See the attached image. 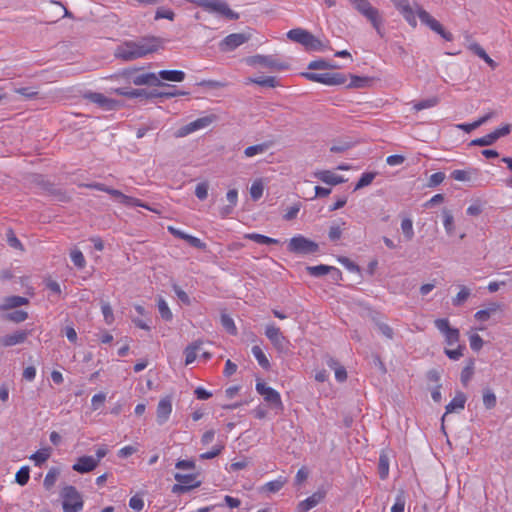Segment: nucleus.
Segmentation results:
<instances>
[{
  "label": "nucleus",
  "instance_id": "nucleus-1",
  "mask_svg": "<svg viewBox=\"0 0 512 512\" xmlns=\"http://www.w3.org/2000/svg\"><path fill=\"white\" fill-rule=\"evenodd\" d=\"M162 48V41L156 37H144L139 40L125 41L118 45L115 56L125 61H132L154 53Z\"/></svg>",
  "mask_w": 512,
  "mask_h": 512
},
{
  "label": "nucleus",
  "instance_id": "nucleus-2",
  "mask_svg": "<svg viewBox=\"0 0 512 512\" xmlns=\"http://www.w3.org/2000/svg\"><path fill=\"white\" fill-rule=\"evenodd\" d=\"M400 13L403 15L405 20L412 26H417V20L416 15H418L421 22L425 25H427L431 30L439 34L442 38H444L447 41L453 40V35L450 32H447L444 30L443 26L434 19L426 10L422 9L420 6L417 5L416 11L413 10V8L408 4L405 7L401 8Z\"/></svg>",
  "mask_w": 512,
  "mask_h": 512
},
{
  "label": "nucleus",
  "instance_id": "nucleus-3",
  "mask_svg": "<svg viewBox=\"0 0 512 512\" xmlns=\"http://www.w3.org/2000/svg\"><path fill=\"white\" fill-rule=\"evenodd\" d=\"M287 37L294 42L303 45L306 50L325 51L328 45L315 37L313 34L302 28H296L288 31Z\"/></svg>",
  "mask_w": 512,
  "mask_h": 512
},
{
  "label": "nucleus",
  "instance_id": "nucleus-4",
  "mask_svg": "<svg viewBox=\"0 0 512 512\" xmlns=\"http://www.w3.org/2000/svg\"><path fill=\"white\" fill-rule=\"evenodd\" d=\"M351 5L367 20H369L377 33L382 36V18L378 9L373 7L368 0H349Z\"/></svg>",
  "mask_w": 512,
  "mask_h": 512
},
{
  "label": "nucleus",
  "instance_id": "nucleus-5",
  "mask_svg": "<svg viewBox=\"0 0 512 512\" xmlns=\"http://www.w3.org/2000/svg\"><path fill=\"white\" fill-rule=\"evenodd\" d=\"M64 512H80L83 509V499L74 486H65L61 491Z\"/></svg>",
  "mask_w": 512,
  "mask_h": 512
},
{
  "label": "nucleus",
  "instance_id": "nucleus-6",
  "mask_svg": "<svg viewBox=\"0 0 512 512\" xmlns=\"http://www.w3.org/2000/svg\"><path fill=\"white\" fill-rule=\"evenodd\" d=\"M287 249L291 253L306 255L317 252L319 246L316 242L304 237L303 235H297L289 240Z\"/></svg>",
  "mask_w": 512,
  "mask_h": 512
},
{
  "label": "nucleus",
  "instance_id": "nucleus-7",
  "mask_svg": "<svg viewBox=\"0 0 512 512\" xmlns=\"http://www.w3.org/2000/svg\"><path fill=\"white\" fill-rule=\"evenodd\" d=\"M265 336L269 339L273 347L279 353H288L290 350V341L283 335L280 328L275 324H267L265 327Z\"/></svg>",
  "mask_w": 512,
  "mask_h": 512
},
{
  "label": "nucleus",
  "instance_id": "nucleus-8",
  "mask_svg": "<svg viewBox=\"0 0 512 512\" xmlns=\"http://www.w3.org/2000/svg\"><path fill=\"white\" fill-rule=\"evenodd\" d=\"M302 76L306 79L321 83L324 85H343L346 83V76L342 73H315V72H305L302 73Z\"/></svg>",
  "mask_w": 512,
  "mask_h": 512
},
{
  "label": "nucleus",
  "instance_id": "nucleus-9",
  "mask_svg": "<svg viewBox=\"0 0 512 512\" xmlns=\"http://www.w3.org/2000/svg\"><path fill=\"white\" fill-rule=\"evenodd\" d=\"M246 63L250 66L261 65L273 70H286L289 68L287 62L280 61L271 55H254L246 59Z\"/></svg>",
  "mask_w": 512,
  "mask_h": 512
},
{
  "label": "nucleus",
  "instance_id": "nucleus-10",
  "mask_svg": "<svg viewBox=\"0 0 512 512\" xmlns=\"http://www.w3.org/2000/svg\"><path fill=\"white\" fill-rule=\"evenodd\" d=\"M175 480L178 482L172 487V492L175 494H182L190 491L193 488H197L201 485V482L197 480L195 474H181L176 473L174 475Z\"/></svg>",
  "mask_w": 512,
  "mask_h": 512
},
{
  "label": "nucleus",
  "instance_id": "nucleus-11",
  "mask_svg": "<svg viewBox=\"0 0 512 512\" xmlns=\"http://www.w3.org/2000/svg\"><path fill=\"white\" fill-rule=\"evenodd\" d=\"M256 391L269 403L273 408L282 411L283 403L278 391L274 388L267 386L265 383L258 382L256 384Z\"/></svg>",
  "mask_w": 512,
  "mask_h": 512
},
{
  "label": "nucleus",
  "instance_id": "nucleus-12",
  "mask_svg": "<svg viewBox=\"0 0 512 512\" xmlns=\"http://www.w3.org/2000/svg\"><path fill=\"white\" fill-rule=\"evenodd\" d=\"M435 327L445 337V342L448 346H454L458 343L460 338V332L457 328H452L449 324V320L446 318L436 319L434 321Z\"/></svg>",
  "mask_w": 512,
  "mask_h": 512
},
{
  "label": "nucleus",
  "instance_id": "nucleus-13",
  "mask_svg": "<svg viewBox=\"0 0 512 512\" xmlns=\"http://www.w3.org/2000/svg\"><path fill=\"white\" fill-rule=\"evenodd\" d=\"M205 10L210 13H216L225 16L231 20H236L239 18V15L231 10L228 4L223 0H208Z\"/></svg>",
  "mask_w": 512,
  "mask_h": 512
},
{
  "label": "nucleus",
  "instance_id": "nucleus-14",
  "mask_svg": "<svg viewBox=\"0 0 512 512\" xmlns=\"http://www.w3.org/2000/svg\"><path fill=\"white\" fill-rule=\"evenodd\" d=\"M172 413V399L170 396L163 397L159 400L156 409V421L159 425L165 424Z\"/></svg>",
  "mask_w": 512,
  "mask_h": 512
},
{
  "label": "nucleus",
  "instance_id": "nucleus-15",
  "mask_svg": "<svg viewBox=\"0 0 512 512\" xmlns=\"http://www.w3.org/2000/svg\"><path fill=\"white\" fill-rule=\"evenodd\" d=\"M85 98L107 111L114 110L118 107V101L108 98L102 93L91 92L86 94Z\"/></svg>",
  "mask_w": 512,
  "mask_h": 512
},
{
  "label": "nucleus",
  "instance_id": "nucleus-16",
  "mask_svg": "<svg viewBox=\"0 0 512 512\" xmlns=\"http://www.w3.org/2000/svg\"><path fill=\"white\" fill-rule=\"evenodd\" d=\"M249 39L243 33H233L226 36L220 43V47L222 51H232L239 47L240 45L247 42Z\"/></svg>",
  "mask_w": 512,
  "mask_h": 512
},
{
  "label": "nucleus",
  "instance_id": "nucleus-17",
  "mask_svg": "<svg viewBox=\"0 0 512 512\" xmlns=\"http://www.w3.org/2000/svg\"><path fill=\"white\" fill-rule=\"evenodd\" d=\"M31 331L19 330L12 334L5 335L0 338V345L3 347H11L18 344H22L26 341Z\"/></svg>",
  "mask_w": 512,
  "mask_h": 512
},
{
  "label": "nucleus",
  "instance_id": "nucleus-18",
  "mask_svg": "<svg viewBox=\"0 0 512 512\" xmlns=\"http://www.w3.org/2000/svg\"><path fill=\"white\" fill-rule=\"evenodd\" d=\"M98 466V459L93 456H81L73 464L72 469L78 473H88Z\"/></svg>",
  "mask_w": 512,
  "mask_h": 512
},
{
  "label": "nucleus",
  "instance_id": "nucleus-19",
  "mask_svg": "<svg viewBox=\"0 0 512 512\" xmlns=\"http://www.w3.org/2000/svg\"><path fill=\"white\" fill-rule=\"evenodd\" d=\"M499 311H502V304L498 302H490L484 309L478 310L474 314V318L479 322H486L490 319L491 316Z\"/></svg>",
  "mask_w": 512,
  "mask_h": 512
},
{
  "label": "nucleus",
  "instance_id": "nucleus-20",
  "mask_svg": "<svg viewBox=\"0 0 512 512\" xmlns=\"http://www.w3.org/2000/svg\"><path fill=\"white\" fill-rule=\"evenodd\" d=\"M466 400L467 397L463 392H457L455 397L446 405V412L442 417V422L447 414L462 411L465 407Z\"/></svg>",
  "mask_w": 512,
  "mask_h": 512
},
{
  "label": "nucleus",
  "instance_id": "nucleus-21",
  "mask_svg": "<svg viewBox=\"0 0 512 512\" xmlns=\"http://www.w3.org/2000/svg\"><path fill=\"white\" fill-rule=\"evenodd\" d=\"M325 497V493L317 491L298 504L299 512H307L317 506Z\"/></svg>",
  "mask_w": 512,
  "mask_h": 512
},
{
  "label": "nucleus",
  "instance_id": "nucleus-22",
  "mask_svg": "<svg viewBox=\"0 0 512 512\" xmlns=\"http://www.w3.org/2000/svg\"><path fill=\"white\" fill-rule=\"evenodd\" d=\"M131 81L134 85H137V86H141V85L160 86V85H163L155 73L138 74V75L132 76Z\"/></svg>",
  "mask_w": 512,
  "mask_h": 512
},
{
  "label": "nucleus",
  "instance_id": "nucleus-23",
  "mask_svg": "<svg viewBox=\"0 0 512 512\" xmlns=\"http://www.w3.org/2000/svg\"><path fill=\"white\" fill-rule=\"evenodd\" d=\"M314 176L329 185H338L343 183L345 180L342 176L335 174L330 170H320L314 173Z\"/></svg>",
  "mask_w": 512,
  "mask_h": 512
},
{
  "label": "nucleus",
  "instance_id": "nucleus-24",
  "mask_svg": "<svg viewBox=\"0 0 512 512\" xmlns=\"http://www.w3.org/2000/svg\"><path fill=\"white\" fill-rule=\"evenodd\" d=\"M29 303V299L22 296H8L5 297L0 304V311H7L10 309H14L20 306L27 305Z\"/></svg>",
  "mask_w": 512,
  "mask_h": 512
},
{
  "label": "nucleus",
  "instance_id": "nucleus-25",
  "mask_svg": "<svg viewBox=\"0 0 512 512\" xmlns=\"http://www.w3.org/2000/svg\"><path fill=\"white\" fill-rule=\"evenodd\" d=\"M113 91L117 95L125 96L128 98L152 97V94H149L145 89L116 88Z\"/></svg>",
  "mask_w": 512,
  "mask_h": 512
},
{
  "label": "nucleus",
  "instance_id": "nucleus-26",
  "mask_svg": "<svg viewBox=\"0 0 512 512\" xmlns=\"http://www.w3.org/2000/svg\"><path fill=\"white\" fill-rule=\"evenodd\" d=\"M326 364L329 368L333 369L335 372V378L339 382H343L347 378V372L346 369L339 365L338 361L332 357H329L326 360Z\"/></svg>",
  "mask_w": 512,
  "mask_h": 512
},
{
  "label": "nucleus",
  "instance_id": "nucleus-27",
  "mask_svg": "<svg viewBox=\"0 0 512 512\" xmlns=\"http://www.w3.org/2000/svg\"><path fill=\"white\" fill-rule=\"evenodd\" d=\"M158 76L170 82H182L185 79V73L181 70H161Z\"/></svg>",
  "mask_w": 512,
  "mask_h": 512
},
{
  "label": "nucleus",
  "instance_id": "nucleus-28",
  "mask_svg": "<svg viewBox=\"0 0 512 512\" xmlns=\"http://www.w3.org/2000/svg\"><path fill=\"white\" fill-rule=\"evenodd\" d=\"M469 49L476 54L479 58L484 60L492 69L497 67V63L489 57L486 51L477 43H472L469 45Z\"/></svg>",
  "mask_w": 512,
  "mask_h": 512
},
{
  "label": "nucleus",
  "instance_id": "nucleus-29",
  "mask_svg": "<svg viewBox=\"0 0 512 512\" xmlns=\"http://www.w3.org/2000/svg\"><path fill=\"white\" fill-rule=\"evenodd\" d=\"M476 176L477 175H476V170L475 169H467V170L457 169V170H454L451 173V177L454 180L460 181V182H470Z\"/></svg>",
  "mask_w": 512,
  "mask_h": 512
},
{
  "label": "nucleus",
  "instance_id": "nucleus-30",
  "mask_svg": "<svg viewBox=\"0 0 512 512\" xmlns=\"http://www.w3.org/2000/svg\"><path fill=\"white\" fill-rule=\"evenodd\" d=\"M270 148V144L267 142L259 143L256 145L248 146L244 150V156L246 158H251L257 155H262Z\"/></svg>",
  "mask_w": 512,
  "mask_h": 512
},
{
  "label": "nucleus",
  "instance_id": "nucleus-31",
  "mask_svg": "<svg viewBox=\"0 0 512 512\" xmlns=\"http://www.w3.org/2000/svg\"><path fill=\"white\" fill-rule=\"evenodd\" d=\"M226 198L230 205L221 209L220 214L222 217L229 215L233 208L237 205L238 191L236 189H230L226 194Z\"/></svg>",
  "mask_w": 512,
  "mask_h": 512
},
{
  "label": "nucleus",
  "instance_id": "nucleus-32",
  "mask_svg": "<svg viewBox=\"0 0 512 512\" xmlns=\"http://www.w3.org/2000/svg\"><path fill=\"white\" fill-rule=\"evenodd\" d=\"M245 239L254 241L258 244H264V245H271V244H278L279 240L275 238L268 237L266 235H262L259 233H246L244 235Z\"/></svg>",
  "mask_w": 512,
  "mask_h": 512
},
{
  "label": "nucleus",
  "instance_id": "nucleus-33",
  "mask_svg": "<svg viewBox=\"0 0 512 512\" xmlns=\"http://www.w3.org/2000/svg\"><path fill=\"white\" fill-rule=\"evenodd\" d=\"M215 120H216V116L209 115V116H204V117L198 118V119L190 122L189 125H190L192 132H195V131H198V130L208 127Z\"/></svg>",
  "mask_w": 512,
  "mask_h": 512
},
{
  "label": "nucleus",
  "instance_id": "nucleus-34",
  "mask_svg": "<svg viewBox=\"0 0 512 512\" xmlns=\"http://www.w3.org/2000/svg\"><path fill=\"white\" fill-rule=\"evenodd\" d=\"M215 120H216V116L209 115V116H204V117L198 118V119L190 122L189 125H190L192 132H195V131H198V130L208 127Z\"/></svg>",
  "mask_w": 512,
  "mask_h": 512
},
{
  "label": "nucleus",
  "instance_id": "nucleus-35",
  "mask_svg": "<svg viewBox=\"0 0 512 512\" xmlns=\"http://www.w3.org/2000/svg\"><path fill=\"white\" fill-rule=\"evenodd\" d=\"M442 216H443V226H444L446 234L449 236L453 235L454 231H455V224H454V217H453L452 212L445 208L442 210Z\"/></svg>",
  "mask_w": 512,
  "mask_h": 512
},
{
  "label": "nucleus",
  "instance_id": "nucleus-36",
  "mask_svg": "<svg viewBox=\"0 0 512 512\" xmlns=\"http://www.w3.org/2000/svg\"><path fill=\"white\" fill-rule=\"evenodd\" d=\"M248 83H254V84H257L262 87H270V88H274L279 85L278 81L273 76L248 78L246 80V84H248Z\"/></svg>",
  "mask_w": 512,
  "mask_h": 512
},
{
  "label": "nucleus",
  "instance_id": "nucleus-37",
  "mask_svg": "<svg viewBox=\"0 0 512 512\" xmlns=\"http://www.w3.org/2000/svg\"><path fill=\"white\" fill-rule=\"evenodd\" d=\"M251 352L255 359L257 360L258 364L265 370H268L270 368V362L265 355L262 348L258 345H255L252 347Z\"/></svg>",
  "mask_w": 512,
  "mask_h": 512
},
{
  "label": "nucleus",
  "instance_id": "nucleus-38",
  "mask_svg": "<svg viewBox=\"0 0 512 512\" xmlns=\"http://www.w3.org/2000/svg\"><path fill=\"white\" fill-rule=\"evenodd\" d=\"M50 449L42 448L30 456V460L34 461L36 466H40L44 462H46L50 457Z\"/></svg>",
  "mask_w": 512,
  "mask_h": 512
},
{
  "label": "nucleus",
  "instance_id": "nucleus-39",
  "mask_svg": "<svg viewBox=\"0 0 512 512\" xmlns=\"http://www.w3.org/2000/svg\"><path fill=\"white\" fill-rule=\"evenodd\" d=\"M378 471L381 479H386L389 474V458L386 454L381 453L378 462Z\"/></svg>",
  "mask_w": 512,
  "mask_h": 512
},
{
  "label": "nucleus",
  "instance_id": "nucleus-40",
  "mask_svg": "<svg viewBox=\"0 0 512 512\" xmlns=\"http://www.w3.org/2000/svg\"><path fill=\"white\" fill-rule=\"evenodd\" d=\"M474 374V360L470 359L461 371V382L464 386L468 384Z\"/></svg>",
  "mask_w": 512,
  "mask_h": 512
},
{
  "label": "nucleus",
  "instance_id": "nucleus-41",
  "mask_svg": "<svg viewBox=\"0 0 512 512\" xmlns=\"http://www.w3.org/2000/svg\"><path fill=\"white\" fill-rule=\"evenodd\" d=\"M401 230L407 241H410L414 238L413 222L410 218L407 217L402 219Z\"/></svg>",
  "mask_w": 512,
  "mask_h": 512
},
{
  "label": "nucleus",
  "instance_id": "nucleus-42",
  "mask_svg": "<svg viewBox=\"0 0 512 512\" xmlns=\"http://www.w3.org/2000/svg\"><path fill=\"white\" fill-rule=\"evenodd\" d=\"M497 404V398L495 393L491 389H485L483 391V405L486 409H493Z\"/></svg>",
  "mask_w": 512,
  "mask_h": 512
},
{
  "label": "nucleus",
  "instance_id": "nucleus-43",
  "mask_svg": "<svg viewBox=\"0 0 512 512\" xmlns=\"http://www.w3.org/2000/svg\"><path fill=\"white\" fill-rule=\"evenodd\" d=\"M306 269L311 276L321 277L328 274L332 268L328 265L320 264L316 266H308Z\"/></svg>",
  "mask_w": 512,
  "mask_h": 512
},
{
  "label": "nucleus",
  "instance_id": "nucleus-44",
  "mask_svg": "<svg viewBox=\"0 0 512 512\" xmlns=\"http://www.w3.org/2000/svg\"><path fill=\"white\" fill-rule=\"evenodd\" d=\"M157 306L161 317L166 321H171L173 318V314L170 308L168 307L167 302L160 297L157 301Z\"/></svg>",
  "mask_w": 512,
  "mask_h": 512
},
{
  "label": "nucleus",
  "instance_id": "nucleus-45",
  "mask_svg": "<svg viewBox=\"0 0 512 512\" xmlns=\"http://www.w3.org/2000/svg\"><path fill=\"white\" fill-rule=\"evenodd\" d=\"M201 343H194L192 345H189L185 349V364L189 365L193 363L197 357V351L200 348Z\"/></svg>",
  "mask_w": 512,
  "mask_h": 512
},
{
  "label": "nucleus",
  "instance_id": "nucleus-46",
  "mask_svg": "<svg viewBox=\"0 0 512 512\" xmlns=\"http://www.w3.org/2000/svg\"><path fill=\"white\" fill-rule=\"evenodd\" d=\"M375 177H376V173H374V172L363 173L361 175V177L359 178L358 182L356 183L354 190H359V189H362V188L370 185L373 182V180L375 179Z\"/></svg>",
  "mask_w": 512,
  "mask_h": 512
},
{
  "label": "nucleus",
  "instance_id": "nucleus-47",
  "mask_svg": "<svg viewBox=\"0 0 512 512\" xmlns=\"http://www.w3.org/2000/svg\"><path fill=\"white\" fill-rule=\"evenodd\" d=\"M263 192H264V185L262 183V180H260V179L255 180L250 187L251 198L256 201L262 197Z\"/></svg>",
  "mask_w": 512,
  "mask_h": 512
},
{
  "label": "nucleus",
  "instance_id": "nucleus-48",
  "mask_svg": "<svg viewBox=\"0 0 512 512\" xmlns=\"http://www.w3.org/2000/svg\"><path fill=\"white\" fill-rule=\"evenodd\" d=\"M496 142L495 136L492 133H488L482 137L473 139L470 143L472 146H489Z\"/></svg>",
  "mask_w": 512,
  "mask_h": 512
},
{
  "label": "nucleus",
  "instance_id": "nucleus-49",
  "mask_svg": "<svg viewBox=\"0 0 512 512\" xmlns=\"http://www.w3.org/2000/svg\"><path fill=\"white\" fill-rule=\"evenodd\" d=\"M439 100L437 97H432L429 99H425L422 101H419L413 105V109L415 111H421L423 109H428L436 106L438 104Z\"/></svg>",
  "mask_w": 512,
  "mask_h": 512
},
{
  "label": "nucleus",
  "instance_id": "nucleus-50",
  "mask_svg": "<svg viewBox=\"0 0 512 512\" xmlns=\"http://www.w3.org/2000/svg\"><path fill=\"white\" fill-rule=\"evenodd\" d=\"M70 258H71V261L74 263V265L77 268L82 269L85 267L86 260L84 258L83 253L80 250H78V249L72 250L70 253Z\"/></svg>",
  "mask_w": 512,
  "mask_h": 512
},
{
  "label": "nucleus",
  "instance_id": "nucleus-51",
  "mask_svg": "<svg viewBox=\"0 0 512 512\" xmlns=\"http://www.w3.org/2000/svg\"><path fill=\"white\" fill-rule=\"evenodd\" d=\"M5 318L14 323H21L28 318V313L23 310H16L6 314Z\"/></svg>",
  "mask_w": 512,
  "mask_h": 512
},
{
  "label": "nucleus",
  "instance_id": "nucleus-52",
  "mask_svg": "<svg viewBox=\"0 0 512 512\" xmlns=\"http://www.w3.org/2000/svg\"><path fill=\"white\" fill-rule=\"evenodd\" d=\"M29 473H30V470H29L28 466L21 467L18 470V472L16 473V476H15L16 482L21 486L26 485L30 478Z\"/></svg>",
  "mask_w": 512,
  "mask_h": 512
},
{
  "label": "nucleus",
  "instance_id": "nucleus-53",
  "mask_svg": "<svg viewBox=\"0 0 512 512\" xmlns=\"http://www.w3.org/2000/svg\"><path fill=\"white\" fill-rule=\"evenodd\" d=\"M121 204H123L125 206L143 207L147 210L155 212V210L153 208L149 207L147 204L143 203L141 200L131 197V196H127V195H125V197L123 198V201H121Z\"/></svg>",
  "mask_w": 512,
  "mask_h": 512
},
{
  "label": "nucleus",
  "instance_id": "nucleus-54",
  "mask_svg": "<svg viewBox=\"0 0 512 512\" xmlns=\"http://www.w3.org/2000/svg\"><path fill=\"white\" fill-rule=\"evenodd\" d=\"M470 296V289L462 286L457 295L453 298L452 303L454 306H459L464 303Z\"/></svg>",
  "mask_w": 512,
  "mask_h": 512
},
{
  "label": "nucleus",
  "instance_id": "nucleus-55",
  "mask_svg": "<svg viewBox=\"0 0 512 512\" xmlns=\"http://www.w3.org/2000/svg\"><path fill=\"white\" fill-rule=\"evenodd\" d=\"M221 324L230 334L235 335L237 333L234 320L230 316L223 314L221 316Z\"/></svg>",
  "mask_w": 512,
  "mask_h": 512
},
{
  "label": "nucleus",
  "instance_id": "nucleus-56",
  "mask_svg": "<svg viewBox=\"0 0 512 512\" xmlns=\"http://www.w3.org/2000/svg\"><path fill=\"white\" fill-rule=\"evenodd\" d=\"M101 311L106 324L111 325L114 321V314L110 304L107 302H103L101 305Z\"/></svg>",
  "mask_w": 512,
  "mask_h": 512
},
{
  "label": "nucleus",
  "instance_id": "nucleus-57",
  "mask_svg": "<svg viewBox=\"0 0 512 512\" xmlns=\"http://www.w3.org/2000/svg\"><path fill=\"white\" fill-rule=\"evenodd\" d=\"M469 344L473 351L478 352L483 347L484 341L480 335L473 333L469 335Z\"/></svg>",
  "mask_w": 512,
  "mask_h": 512
},
{
  "label": "nucleus",
  "instance_id": "nucleus-58",
  "mask_svg": "<svg viewBox=\"0 0 512 512\" xmlns=\"http://www.w3.org/2000/svg\"><path fill=\"white\" fill-rule=\"evenodd\" d=\"M285 479L278 478L265 484L264 488L272 493L278 492L285 484Z\"/></svg>",
  "mask_w": 512,
  "mask_h": 512
},
{
  "label": "nucleus",
  "instance_id": "nucleus-59",
  "mask_svg": "<svg viewBox=\"0 0 512 512\" xmlns=\"http://www.w3.org/2000/svg\"><path fill=\"white\" fill-rule=\"evenodd\" d=\"M15 93L23 96L25 99H34L37 97L38 95V91H36L34 88L32 87H21V88H16L15 89Z\"/></svg>",
  "mask_w": 512,
  "mask_h": 512
},
{
  "label": "nucleus",
  "instance_id": "nucleus-60",
  "mask_svg": "<svg viewBox=\"0 0 512 512\" xmlns=\"http://www.w3.org/2000/svg\"><path fill=\"white\" fill-rule=\"evenodd\" d=\"M7 242L10 247L23 251V245L20 240L16 237L14 232L10 229L7 232Z\"/></svg>",
  "mask_w": 512,
  "mask_h": 512
},
{
  "label": "nucleus",
  "instance_id": "nucleus-61",
  "mask_svg": "<svg viewBox=\"0 0 512 512\" xmlns=\"http://www.w3.org/2000/svg\"><path fill=\"white\" fill-rule=\"evenodd\" d=\"M464 346L458 345L456 349H445L446 356L451 360H458L463 356Z\"/></svg>",
  "mask_w": 512,
  "mask_h": 512
},
{
  "label": "nucleus",
  "instance_id": "nucleus-62",
  "mask_svg": "<svg viewBox=\"0 0 512 512\" xmlns=\"http://www.w3.org/2000/svg\"><path fill=\"white\" fill-rule=\"evenodd\" d=\"M58 474L59 472L56 469H51L48 471L44 478V486L47 489L51 488L55 484Z\"/></svg>",
  "mask_w": 512,
  "mask_h": 512
},
{
  "label": "nucleus",
  "instance_id": "nucleus-63",
  "mask_svg": "<svg viewBox=\"0 0 512 512\" xmlns=\"http://www.w3.org/2000/svg\"><path fill=\"white\" fill-rule=\"evenodd\" d=\"M444 179H445V174L443 172H436L429 177L428 186L436 187V186L440 185L444 181Z\"/></svg>",
  "mask_w": 512,
  "mask_h": 512
},
{
  "label": "nucleus",
  "instance_id": "nucleus-64",
  "mask_svg": "<svg viewBox=\"0 0 512 512\" xmlns=\"http://www.w3.org/2000/svg\"><path fill=\"white\" fill-rule=\"evenodd\" d=\"M195 195L200 200L206 199L208 196V184L206 182L199 183L195 188Z\"/></svg>",
  "mask_w": 512,
  "mask_h": 512
}]
</instances>
